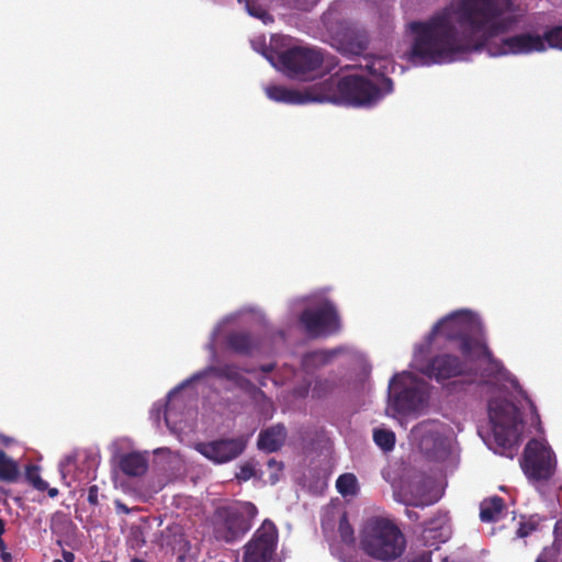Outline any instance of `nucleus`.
<instances>
[{
  "label": "nucleus",
  "instance_id": "nucleus-9",
  "mask_svg": "<svg viewBox=\"0 0 562 562\" xmlns=\"http://www.w3.org/2000/svg\"><path fill=\"white\" fill-rule=\"evenodd\" d=\"M324 59L322 49L307 46H293L278 54L279 64L291 78H302L319 70Z\"/></svg>",
  "mask_w": 562,
  "mask_h": 562
},
{
  "label": "nucleus",
  "instance_id": "nucleus-16",
  "mask_svg": "<svg viewBox=\"0 0 562 562\" xmlns=\"http://www.w3.org/2000/svg\"><path fill=\"white\" fill-rule=\"evenodd\" d=\"M338 49L344 54L361 55L369 45L366 29L356 24H347L337 34Z\"/></svg>",
  "mask_w": 562,
  "mask_h": 562
},
{
  "label": "nucleus",
  "instance_id": "nucleus-34",
  "mask_svg": "<svg viewBox=\"0 0 562 562\" xmlns=\"http://www.w3.org/2000/svg\"><path fill=\"white\" fill-rule=\"evenodd\" d=\"M99 487L97 485H91L88 488V502L92 506H97L99 504Z\"/></svg>",
  "mask_w": 562,
  "mask_h": 562
},
{
  "label": "nucleus",
  "instance_id": "nucleus-14",
  "mask_svg": "<svg viewBox=\"0 0 562 562\" xmlns=\"http://www.w3.org/2000/svg\"><path fill=\"white\" fill-rule=\"evenodd\" d=\"M404 378L405 373H397L391 379L389 385L390 391L394 392V407L398 413L416 411L423 402L422 392L416 385H402V380Z\"/></svg>",
  "mask_w": 562,
  "mask_h": 562
},
{
  "label": "nucleus",
  "instance_id": "nucleus-11",
  "mask_svg": "<svg viewBox=\"0 0 562 562\" xmlns=\"http://www.w3.org/2000/svg\"><path fill=\"white\" fill-rule=\"evenodd\" d=\"M300 323L312 337L337 333L340 327L336 308L329 302L304 310L300 315Z\"/></svg>",
  "mask_w": 562,
  "mask_h": 562
},
{
  "label": "nucleus",
  "instance_id": "nucleus-31",
  "mask_svg": "<svg viewBox=\"0 0 562 562\" xmlns=\"http://www.w3.org/2000/svg\"><path fill=\"white\" fill-rule=\"evenodd\" d=\"M5 532V524L4 520L0 518V559L3 562H12L13 557L10 552L7 551V544L2 538Z\"/></svg>",
  "mask_w": 562,
  "mask_h": 562
},
{
  "label": "nucleus",
  "instance_id": "nucleus-44",
  "mask_svg": "<svg viewBox=\"0 0 562 562\" xmlns=\"http://www.w3.org/2000/svg\"><path fill=\"white\" fill-rule=\"evenodd\" d=\"M268 58H269V60H270L272 64H274V63H273V58H272V56H269Z\"/></svg>",
  "mask_w": 562,
  "mask_h": 562
},
{
  "label": "nucleus",
  "instance_id": "nucleus-7",
  "mask_svg": "<svg viewBox=\"0 0 562 562\" xmlns=\"http://www.w3.org/2000/svg\"><path fill=\"white\" fill-rule=\"evenodd\" d=\"M278 544V527L267 518L243 547L241 562H282L277 551Z\"/></svg>",
  "mask_w": 562,
  "mask_h": 562
},
{
  "label": "nucleus",
  "instance_id": "nucleus-43",
  "mask_svg": "<svg viewBox=\"0 0 562 562\" xmlns=\"http://www.w3.org/2000/svg\"><path fill=\"white\" fill-rule=\"evenodd\" d=\"M530 407H531L532 411H536V406H535L533 403H530Z\"/></svg>",
  "mask_w": 562,
  "mask_h": 562
},
{
  "label": "nucleus",
  "instance_id": "nucleus-21",
  "mask_svg": "<svg viewBox=\"0 0 562 562\" xmlns=\"http://www.w3.org/2000/svg\"><path fill=\"white\" fill-rule=\"evenodd\" d=\"M505 508V502L501 496L485 498L480 504V518L484 522L497 521Z\"/></svg>",
  "mask_w": 562,
  "mask_h": 562
},
{
  "label": "nucleus",
  "instance_id": "nucleus-20",
  "mask_svg": "<svg viewBox=\"0 0 562 562\" xmlns=\"http://www.w3.org/2000/svg\"><path fill=\"white\" fill-rule=\"evenodd\" d=\"M419 447L425 456L431 460H440L447 453L445 439L438 432L424 435Z\"/></svg>",
  "mask_w": 562,
  "mask_h": 562
},
{
  "label": "nucleus",
  "instance_id": "nucleus-29",
  "mask_svg": "<svg viewBox=\"0 0 562 562\" xmlns=\"http://www.w3.org/2000/svg\"><path fill=\"white\" fill-rule=\"evenodd\" d=\"M345 350L346 349L344 347H337L330 350L315 351L311 356L316 358L322 364H326L329 361H331L336 356L345 352Z\"/></svg>",
  "mask_w": 562,
  "mask_h": 562
},
{
  "label": "nucleus",
  "instance_id": "nucleus-25",
  "mask_svg": "<svg viewBox=\"0 0 562 562\" xmlns=\"http://www.w3.org/2000/svg\"><path fill=\"white\" fill-rule=\"evenodd\" d=\"M336 487L344 496L353 495L357 492V479L351 473L341 474L336 481Z\"/></svg>",
  "mask_w": 562,
  "mask_h": 562
},
{
  "label": "nucleus",
  "instance_id": "nucleus-32",
  "mask_svg": "<svg viewBox=\"0 0 562 562\" xmlns=\"http://www.w3.org/2000/svg\"><path fill=\"white\" fill-rule=\"evenodd\" d=\"M536 529L537 524L533 520L529 519L527 521H521L517 530V535L521 538H525L528 537Z\"/></svg>",
  "mask_w": 562,
  "mask_h": 562
},
{
  "label": "nucleus",
  "instance_id": "nucleus-30",
  "mask_svg": "<svg viewBox=\"0 0 562 562\" xmlns=\"http://www.w3.org/2000/svg\"><path fill=\"white\" fill-rule=\"evenodd\" d=\"M256 475V469L251 462H245L240 465L239 472L236 473L238 482H246Z\"/></svg>",
  "mask_w": 562,
  "mask_h": 562
},
{
  "label": "nucleus",
  "instance_id": "nucleus-13",
  "mask_svg": "<svg viewBox=\"0 0 562 562\" xmlns=\"http://www.w3.org/2000/svg\"><path fill=\"white\" fill-rule=\"evenodd\" d=\"M546 49L547 45L541 35L520 33L504 38L496 52H493L491 48H488V52L493 56L506 54L527 55L531 53H542Z\"/></svg>",
  "mask_w": 562,
  "mask_h": 562
},
{
  "label": "nucleus",
  "instance_id": "nucleus-37",
  "mask_svg": "<svg viewBox=\"0 0 562 562\" xmlns=\"http://www.w3.org/2000/svg\"><path fill=\"white\" fill-rule=\"evenodd\" d=\"M63 559L64 562H74L75 561V554L71 551L63 550Z\"/></svg>",
  "mask_w": 562,
  "mask_h": 562
},
{
  "label": "nucleus",
  "instance_id": "nucleus-23",
  "mask_svg": "<svg viewBox=\"0 0 562 562\" xmlns=\"http://www.w3.org/2000/svg\"><path fill=\"white\" fill-rule=\"evenodd\" d=\"M212 371L217 378L226 379L231 382L236 383L239 386L250 384V382L240 374L237 366L235 364L225 363L223 366L213 368Z\"/></svg>",
  "mask_w": 562,
  "mask_h": 562
},
{
  "label": "nucleus",
  "instance_id": "nucleus-12",
  "mask_svg": "<svg viewBox=\"0 0 562 562\" xmlns=\"http://www.w3.org/2000/svg\"><path fill=\"white\" fill-rule=\"evenodd\" d=\"M247 446V439L243 436L237 438H222L207 442H199L195 450L216 464L227 463L238 458Z\"/></svg>",
  "mask_w": 562,
  "mask_h": 562
},
{
  "label": "nucleus",
  "instance_id": "nucleus-46",
  "mask_svg": "<svg viewBox=\"0 0 562 562\" xmlns=\"http://www.w3.org/2000/svg\"><path fill=\"white\" fill-rule=\"evenodd\" d=\"M53 562H64V561H61V560H57V559H56V560H54Z\"/></svg>",
  "mask_w": 562,
  "mask_h": 562
},
{
  "label": "nucleus",
  "instance_id": "nucleus-27",
  "mask_svg": "<svg viewBox=\"0 0 562 562\" xmlns=\"http://www.w3.org/2000/svg\"><path fill=\"white\" fill-rule=\"evenodd\" d=\"M541 37L544 44H548L550 48L562 50V25L548 29Z\"/></svg>",
  "mask_w": 562,
  "mask_h": 562
},
{
  "label": "nucleus",
  "instance_id": "nucleus-1",
  "mask_svg": "<svg viewBox=\"0 0 562 562\" xmlns=\"http://www.w3.org/2000/svg\"><path fill=\"white\" fill-rule=\"evenodd\" d=\"M510 0H459L424 21H412L408 59L418 66L452 61L458 54L481 50L490 41L506 32L503 15Z\"/></svg>",
  "mask_w": 562,
  "mask_h": 562
},
{
  "label": "nucleus",
  "instance_id": "nucleus-36",
  "mask_svg": "<svg viewBox=\"0 0 562 562\" xmlns=\"http://www.w3.org/2000/svg\"><path fill=\"white\" fill-rule=\"evenodd\" d=\"M276 369V363H267L259 367V371L262 373H270Z\"/></svg>",
  "mask_w": 562,
  "mask_h": 562
},
{
  "label": "nucleus",
  "instance_id": "nucleus-10",
  "mask_svg": "<svg viewBox=\"0 0 562 562\" xmlns=\"http://www.w3.org/2000/svg\"><path fill=\"white\" fill-rule=\"evenodd\" d=\"M423 372L437 382L457 376L476 374V370L473 368V364L470 363V360L467 358L462 360L458 356L450 353H442L431 358Z\"/></svg>",
  "mask_w": 562,
  "mask_h": 562
},
{
  "label": "nucleus",
  "instance_id": "nucleus-26",
  "mask_svg": "<svg viewBox=\"0 0 562 562\" xmlns=\"http://www.w3.org/2000/svg\"><path fill=\"white\" fill-rule=\"evenodd\" d=\"M25 479L37 491L44 492L48 488V483L41 477L37 465L31 464L26 467Z\"/></svg>",
  "mask_w": 562,
  "mask_h": 562
},
{
  "label": "nucleus",
  "instance_id": "nucleus-17",
  "mask_svg": "<svg viewBox=\"0 0 562 562\" xmlns=\"http://www.w3.org/2000/svg\"><path fill=\"white\" fill-rule=\"evenodd\" d=\"M226 345L235 353L248 356L260 348L261 341L248 331H232L226 337Z\"/></svg>",
  "mask_w": 562,
  "mask_h": 562
},
{
  "label": "nucleus",
  "instance_id": "nucleus-42",
  "mask_svg": "<svg viewBox=\"0 0 562 562\" xmlns=\"http://www.w3.org/2000/svg\"><path fill=\"white\" fill-rule=\"evenodd\" d=\"M536 562H549V561H547V560H544V559H542V558H538V559L536 560Z\"/></svg>",
  "mask_w": 562,
  "mask_h": 562
},
{
  "label": "nucleus",
  "instance_id": "nucleus-2",
  "mask_svg": "<svg viewBox=\"0 0 562 562\" xmlns=\"http://www.w3.org/2000/svg\"><path fill=\"white\" fill-rule=\"evenodd\" d=\"M387 64L386 58L375 57L364 66L369 74L379 79V83L359 75H334L304 90L270 86L266 88V93L269 99L286 104L328 102L355 108H370L393 90L392 79L385 76Z\"/></svg>",
  "mask_w": 562,
  "mask_h": 562
},
{
  "label": "nucleus",
  "instance_id": "nucleus-15",
  "mask_svg": "<svg viewBox=\"0 0 562 562\" xmlns=\"http://www.w3.org/2000/svg\"><path fill=\"white\" fill-rule=\"evenodd\" d=\"M467 359L476 370V374L473 376L482 379L497 378L503 370L502 362L494 358L484 339L473 349L472 357Z\"/></svg>",
  "mask_w": 562,
  "mask_h": 562
},
{
  "label": "nucleus",
  "instance_id": "nucleus-24",
  "mask_svg": "<svg viewBox=\"0 0 562 562\" xmlns=\"http://www.w3.org/2000/svg\"><path fill=\"white\" fill-rule=\"evenodd\" d=\"M373 440L384 452L392 451L395 447V434L387 429H374Z\"/></svg>",
  "mask_w": 562,
  "mask_h": 562
},
{
  "label": "nucleus",
  "instance_id": "nucleus-35",
  "mask_svg": "<svg viewBox=\"0 0 562 562\" xmlns=\"http://www.w3.org/2000/svg\"><path fill=\"white\" fill-rule=\"evenodd\" d=\"M115 508L119 513H122V514H130L131 513V509L124 504L122 503L121 501H115Z\"/></svg>",
  "mask_w": 562,
  "mask_h": 562
},
{
  "label": "nucleus",
  "instance_id": "nucleus-38",
  "mask_svg": "<svg viewBox=\"0 0 562 562\" xmlns=\"http://www.w3.org/2000/svg\"><path fill=\"white\" fill-rule=\"evenodd\" d=\"M49 497H56L58 495V490L56 487H49L46 490Z\"/></svg>",
  "mask_w": 562,
  "mask_h": 562
},
{
  "label": "nucleus",
  "instance_id": "nucleus-33",
  "mask_svg": "<svg viewBox=\"0 0 562 562\" xmlns=\"http://www.w3.org/2000/svg\"><path fill=\"white\" fill-rule=\"evenodd\" d=\"M247 10L249 12L250 15L255 16V18H258V19H261L262 21H266V18H269V14L268 12L261 8L260 5H256L254 3H247Z\"/></svg>",
  "mask_w": 562,
  "mask_h": 562
},
{
  "label": "nucleus",
  "instance_id": "nucleus-5",
  "mask_svg": "<svg viewBox=\"0 0 562 562\" xmlns=\"http://www.w3.org/2000/svg\"><path fill=\"white\" fill-rule=\"evenodd\" d=\"M244 509L220 506L214 510L211 525L217 541L234 543L251 529V520L258 513L257 507L252 503H245Z\"/></svg>",
  "mask_w": 562,
  "mask_h": 562
},
{
  "label": "nucleus",
  "instance_id": "nucleus-40",
  "mask_svg": "<svg viewBox=\"0 0 562 562\" xmlns=\"http://www.w3.org/2000/svg\"><path fill=\"white\" fill-rule=\"evenodd\" d=\"M169 413H170V411H169V408H167L166 413H165V419H166L167 423L169 420Z\"/></svg>",
  "mask_w": 562,
  "mask_h": 562
},
{
  "label": "nucleus",
  "instance_id": "nucleus-8",
  "mask_svg": "<svg viewBox=\"0 0 562 562\" xmlns=\"http://www.w3.org/2000/svg\"><path fill=\"white\" fill-rule=\"evenodd\" d=\"M557 460L553 450L540 440L531 439L524 449L521 469L535 482L548 481L555 471Z\"/></svg>",
  "mask_w": 562,
  "mask_h": 562
},
{
  "label": "nucleus",
  "instance_id": "nucleus-41",
  "mask_svg": "<svg viewBox=\"0 0 562 562\" xmlns=\"http://www.w3.org/2000/svg\"><path fill=\"white\" fill-rule=\"evenodd\" d=\"M269 467L276 465L277 461L274 459L269 460L268 462Z\"/></svg>",
  "mask_w": 562,
  "mask_h": 562
},
{
  "label": "nucleus",
  "instance_id": "nucleus-28",
  "mask_svg": "<svg viewBox=\"0 0 562 562\" xmlns=\"http://www.w3.org/2000/svg\"><path fill=\"white\" fill-rule=\"evenodd\" d=\"M338 532L342 542L347 544L355 542V531L348 520L347 513H344L339 518Z\"/></svg>",
  "mask_w": 562,
  "mask_h": 562
},
{
  "label": "nucleus",
  "instance_id": "nucleus-22",
  "mask_svg": "<svg viewBox=\"0 0 562 562\" xmlns=\"http://www.w3.org/2000/svg\"><path fill=\"white\" fill-rule=\"evenodd\" d=\"M20 477V469L18 463L0 450V481L14 483Z\"/></svg>",
  "mask_w": 562,
  "mask_h": 562
},
{
  "label": "nucleus",
  "instance_id": "nucleus-18",
  "mask_svg": "<svg viewBox=\"0 0 562 562\" xmlns=\"http://www.w3.org/2000/svg\"><path fill=\"white\" fill-rule=\"evenodd\" d=\"M286 438V429L283 425L278 424L265 430H261L258 437V448L266 452H276L284 443Z\"/></svg>",
  "mask_w": 562,
  "mask_h": 562
},
{
  "label": "nucleus",
  "instance_id": "nucleus-45",
  "mask_svg": "<svg viewBox=\"0 0 562 562\" xmlns=\"http://www.w3.org/2000/svg\"><path fill=\"white\" fill-rule=\"evenodd\" d=\"M246 372H248V373H254V372H255V370H246Z\"/></svg>",
  "mask_w": 562,
  "mask_h": 562
},
{
  "label": "nucleus",
  "instance_id": "nucleus-4",
  "mask_svg": "<svg viewBox=\"0 0 562 562\" xmlns=\"http://www.w3.org/2000/svg\"><path fill=\"white\" fill-rule=\"evenodd\" d=\"M488 417L501 453L512 454L520 440L522 418L519 408L508 400L492 398L488 402Z\"/></svg>",
  "mask_w": 562,
  "mask_h": 562
},
{
  "label": "nucleus",
  "instance_id": "nucleus-39",
  "mask_svg": "<svg viewBox=\"0 0 562 562\" xmlns=\"http://www.w3.org/2000/svg\"><path fill=\"white\" fill-rule=\"evenodd\" d=\"M258 383L260 386H267V378L262 376V378L258 379Z\"/></svg>",
  "mask_w": 562,
  "mask_h": 562
},
{
  "label": "nucleus",
  "instance_id": "nucleus-6",
  "mask_svg": "<svg viewBox=\"0 0 562 562\" xmlns=\"http://www.w3.org/2000/svg\"><path fill=\"white\" fill-rule=\"evenodd\" d=\"M431 336L457 341L463 358H471L473 349L484 339L480 326L468 313H453L439 321L431 329Z\"/></svg>",
  "mask_w": 562,
  "mask_h": 562
},
{
  "label": "nucleus",
  "instance_id": "nucleus-3",
  "mask_svg": "<svg viewBox=\"0 0 562 562\" xmlns=\"http://www.w3.org/2000/svg\"><path fill=\"white\" fill-rule=\"evenodd\" d=\"M360 548L374 560L391 562L404 553L406 539L394 521L373 516L368 518L361 527Z\"/></svg>",
  "mask_w": 562,
  "mask_h": 562
},
{
  "label": "nucleus",
  "instance_id": "nucleus-19",
  "mask_svg": "<svg viewBox=\"0 0 562 562\" xmlns=\"http://www.w3.org/2000/svg\"><path fill=\"white\" fill-rule=\"evenodd\" d=\"M119 468L126 476H142L148 469V460L139 452L124 453L120 457Z\"/></svg>",
  "mask_w": 562,
  "mask_h": 562
}]
</instances>
